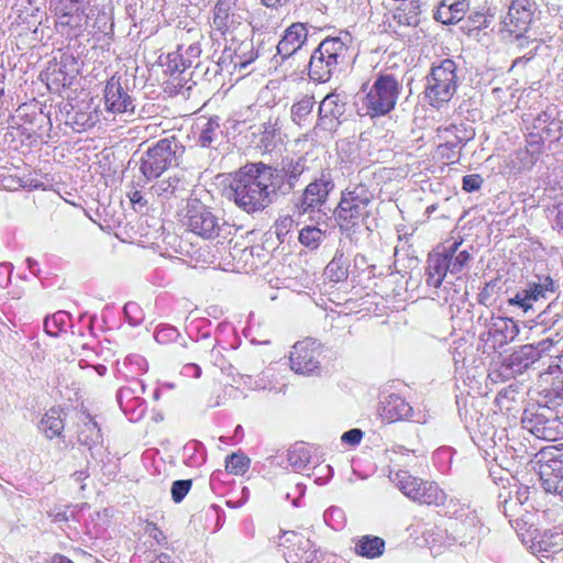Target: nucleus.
Returning <instances> with one entry per match:
<instances>
[{
    "label": "nucleus",
    "instance_id": "39",
    "mask_svg": "<svg viewBox=\"0 0 563 563\" xmlns=\"http://www.w3.org/2000/svg\"><path fill=\"white\" fill-rule=\"evenodd\" d=\"M324 239V232L314 225H307L299 231V242L310 249L317 250Z\"/></svg>",
    "mask_w": 563,
    "mask_h": 563
},
{
    "label": "nucleus",
    "instance_id": "16",
    "mask_svg": "<svg viewBox=\"0 0 563 563\" xmlns=\"http://www.w3.org/2000/svg\"><path fill=\"white\" fill-rule=\"evenodd\" d=\"M77 62L71 55H62L59 62H49L46 69L41 74L49 90H59L70 86L71 79L78 73Z\"/></svg>",
    "mask_w": 563,
    "mask_h": 563
},
{
    "label": "nucleus",
    "instance_id": "30",
    "mask_svg": "<svg viewBox=\"0 0 563 563\" xmlns=\"http://www.w3.org/2000/svg\"><path fill=\"white\" fill-rule=\"evenodd\" d=\"M223 140L219 118H210L200 128L197 144L201 147L217 148Z\"/></svg>",
    "mask_w": 563,
    "mask_h": 563
},
{
    "label": "nucleus",
    "instance_id": "31",
    "mask_svg": "<svg viewBox=\"0 0 563 563\" xmlns=\"http://www.w3.org/2000/svg\"><path fill=\"white\" fill-rule=\"evenodd\" d=\"M350 257L342 249H338L333 258L324 268V276L332 283H341L347 279Z\"/></svg>",
    "mask_w": 563,
    "mask_h": 563
},
{
    "label": "nucleus",
    "instance_id": "26",
    "mask_svg": "<svg viewBox=\"0 0 563 563\" xmlns=\"http://www.w3.org/2000/svg\"><path fill=\"white\" fill-rule=\"evenodd\" d=\"M411 412V406L399 395L391 394L382 401L380 416L388 422L409 418Z\"/></svg>",
    "mask_w": 563,
    "mask_h": 563
},
{
    "label": "nucleus",
    "instance_id": "40",
    "mask_svg": "<svg viewBox=\"0 0 563 563\" xmlns=\"http://www.w3.org/2000/svg\"><path fill=\"white\" fill-rule=\"evenodd\" d=\"M192 64V60L189 58H186L179 49L176 52L168 53L166 56V63L164 64L166 67V73H168L170 76H174L176 74H181L187 68H189Z\"/></svg>",
    "mask_w": 563,
    "mask_h": 563
},
{
    "label": "nucleus",
    "instance_id": "11",
    "mask_svg": "<svg viewBox=\"0 0 563 563\" xmlns=\"http://www.w3.org/2000/svg\"><path fill=\"white\" fill-rule=\"evenodd\" d=\"M334 189V180L330 170H322L320 176L307 185L298 208L300 213L319 209L325 203L330 192Z\"/></svg>",
    "mask_w": 563,
    "mask_h": 563
},
{
    "label": "nucleus",
    "instance_id": "8",
    "mask_svg": "<svg viewBox=\"0 0 563 563\" xmlns=\"http://www.w3.org/2000/svg\"><path fill=\"white\" fill-rule=\"evenodd\" d=\"M560 288L549 275H534L529 279L523 287H520L516 295L508 299L509 306L520 308L523 312L533 309L534 302L541 299H548L549 296L554 295Z\"/></svg>",
    "mask_w": 563,
    "mask_h": 563
},
{
    "label": "nucleus",
    "instance_id": "58",
    "mask_svg": "<svg viewBox=\"0 0 563 563\" xmlns=\"http://www.w3.org/2000/svg\"><path fill=\"white\" fill-rule=\"evenodd\" d=\"M362 438L363 431L361 429L354 428L344 432L341 437V440L343 443L354 446L361 442Z\"/></svg>",
    "mask_w": 563,
    "mask_h": 563
},
{
    "label": "nucleus",
    "instance_id": "44",
    "mask_svg": "<svg viewBox=\"0 0 563 563\" xmlns=\"http://www.w3.org/2000/svg\"><path fill=\"white\" fill-rule=\"evenodd\" d=\"M294 227H295V220L289 214L280 216L276 220V222L274 224V229H275V234L280 243H284L286 241V236L288 235V233L291 232Z\"/></svg>",
    "mask_w": 563,
    "mask_h": 563
},
{
    "label": "nucleus",
    "instance_id": "47",
    "mask_svg": "<svg viewBox=\"0 0 563 563\" xmlns=\"http://www.w3.org/2000/svg\"><path fill=\"white\" fill-rule=\"evenodd\" d=\"M472 261V255L468 251L463 250L450 258V273H461Z\"/></svg>",
    "mask_w": 563,
    "mask_h": 563
},
{
    "label": "nucleus",
    "instance_id": "48",
    "mask_svg": "<svg viewBox=\"0 0 563 563\" xmlns=\"http://www.w3.org/2000/svg\"><path fill=\"white\" fill-rule=\"evenodd\" d=\"M562 121L555 115L545 124L543 130L539 132L543 139L558 141L562 135Z\"/></svg>",
    "mask_w": 563,
    "mask_h": 563
},
{
    "label": "nucleus",
    "instance_id": "12",
    "mask_svg": "<svg viewBox=\"0 0 563 563\" xmlns=\"http://www.w3.org/2000/svg\"><path fill=\"white\" fill-rule=\"evenodd\" d=\"M537 11V3L533 0H511L503 25L509 33H518L522 41V34L528 32Z\"/></svg>",
    "mask_w": 563,
    "mask_h": 563
},
{
    "label": "nucleus",
    "instance_id": "59",
    "mask_svg": "<svg viewBox=\"0 0 563 563\" xmlns=\"http://www.w3.org/2000/svg\"><path fill=\"white\" fill-rule=\"evenodd\" d=\"M467 23L468 27L474 30H482L488 26L486 15L481 12L471 14L468 16Z\"/></svg>",
    "mask_w": 563,
    "mask_h": 563
},
{
    "label": "nucleus",
    "instance_id": "34",
    "mask_svg": "<svg viewBox=\"0 0 563 563\" xmlns=\"http://www.w3.org/2000/svg\"><path fill=\"white\" fill-rule=\"evenodd\" d=\"M40 429L47 439L60 437L64 430L62 410L58 408H51L41 419Z\"/></svg>",
    "mask_w": 563,
    "mask_h": 563
},
{
    "label": "nucleus",
    "instance_id": "50",
    "mask_svg": "<svg viewBox=\"0 0 563 563\" xmlns=\"http://www.w3.org/2000/svg\"><path fill=\"white\" fill-rule=\"evenodd\" d=\"M191 487L190 479H178L172 484L170 493L172 498L175 503H180L185 496L188 494Z\"/></svg>",
    "mask_w": 563,
    "mask_h": 563
},
{
    "label": "nucleus",
    "instance_id": "36",
    "mask_svg": "<svg viewBox=\"0 0 563 563\" xmlns=\"http://www.w3.org/2000/svg\"><path fill=\"white\" fill-rule=\"evenodd\" d=\"M385 541L376 536H363L355 544V552L368 559L379 558L384 553Z\"/></svg>",
    "mask_w": 563,
    "mask_h": 563
},
{
    "label": "nucleus",
    "instance_id": "25",
    "mask_svg": "<svg viewBox=\"0 0 563 563\" xmlns=\"http://www.w3.org/2000/svg\"><path fill=\"white\" fill-rule=\"evenodd\" d=\"M541 357L538 346L534 344H525L518 350L514 351L509 357L505 360V365L514 374H522L536 361Z\"/></svg>",
    "mask_w": 563,
    "mask_h": 563
},
{
    "label": "nucleus",
    "instance_id": "32",
    "mask_svg": "<svg viewBox=\"0 0 563 563\" xmlns=\"http://www.w3.org/2000/svg\"><path fill=\"white\" fill-rule=\"evenodd\" d=\"M78 441L80 444L87 446L91 452V456L95 457L93 450L101 445L102 433L98 423L87 415L85 421L78 432Z\"/></svg>",
    "mask_w": 563,
    "mask_h": 563
},
{
    "label": "nucleus",
    "instance_id": "19",
    "mask_svg": "<svg viewBox=\"0 0 563 563\" xmlns=\"http://www.w3.org/2000/svg\"><path fill=\"white\" fill-rule=\"evenodd\" d=\"M388 477L405 496L413 501H435L440 496L434 488H429V494L417 497L416 486L421 485V478L412 476L408 471H390Z\"/></svg>",
    "mask_w": 563,
    "mask_h": 563
},
{
    "label": "nucleus",
    "instance_id": "51",
    "mask_svg": "<svg viewBox=\"0 0 563 563\" xmlns=\"http://www.w3.org/2000/svg\"><path fill=\"white\" fill-rule=\"evenodd\" d=\"M516 157L520 162V169L530 170L539 159V156L531 153L529 148H521L516 152Z\"/></svg>",
    "mask_w": 563,
    "mask_h": 563
},
{
    "label": "nucleus",
    "instance_id": "38",
    "mask_svg": "<svg viewBox=\"0 0 563 563\" xmlns=\"http://www.w3.org/2000/svg\"><path fill=\"white\" fill-rule=\"evenodd\" d=\"M279 130L280 128L278 118L269 117L268 120L261 125V144L266 151H269L275 146Z\"/></svg>",
    "mask_w": 563,
    "mask_h": 563
},
{
    "label": "nucleus",
    "instance_id": "41",
    "mask_svg": "<svg viewBox=\"0 0 563 563\" xmlns=\"http://www.w3.org/2000/svg\"><path fill=\"white\" fill-rule=\"evenodd\" d=\"M310 461V452L302 443H296L288 450V462L295 470H302Z\"/></svg>",
    "mask_w": 563,
    "mask_h": 563
},
{
    "label": "nucleus",
    "instance_id": "43",
    "mask_svg": "<svg viewBox=\"0 0 563 563\" xmlns=\"http://www.w3.org/2000/svg\"><path fill=\"white\" fill-rule=\"evenodd\" d=\"M146 188H147V186L146 187L139 186L137 179L133 180L131 183V188L128 191V197L134 207L139 206L140 208H144L148 205L151 195L148 194V191L143 192V189H146Z\"/></svg>",
    "mask_w": 563,
    "mask_h": 563
},
{
    "label": "nucleus",
    "instance_id": "56",
    "mask_svg": "<svg viewBox=\"0 0 563 563\" xmlns=\"http://www.w3.org/2000/svg\"><path fill=\"white\" fill-rule=\"evenodd\" d=\"M543 142L544 139L542 137V134H540L539 132H531L528 135L526 148H529L531 153H534L536 155L540 156Z\"/></svg>",
    "mask_w": 563,
    "mask_h": 563
},
{
    "label": "nucleus",
    "instance_id": "57",
    "mask_svg": "<svg viewBox=\"0 0 563 563\" xmlns=\"http://www.w3.org/2000/svg\"><path fill=\"white\" fill-rule=\"evenodd\" d=\"M497 284V280H490L488 283L485 284V286L481 289L479 294H478V302L481 305H484V306H489L490 305V298H492V295L494 292V288Z\"/></svg>",
    "mask_w": 563,
    "mask_h": 563
},
{
    "label": "nucleus",
    "instance_id": "42",
    "mask_svg": "<svg viewBox=\"0 0 563 563\" xmlns=\"http://www.w3.org/2000/svg\"><path fill=\"white\" fill-rule=\"evenodd\" d=\"M250 466V459L243 453H232L225 459V468L233 474H244Z\"/></svg>",
    "mask_w": 563,
    "mask_h": 563
},
{
    "label": "nucleus",
    "instance_id": "3",
    "mask_svg": "<svg viewBox=\"0 0 563 563\" xmlns=\"http://www.w3.org/2000/svg\"><path fill=\"white\" fill-rule=\"evenodd\" d=\"M184 153L185 146L175 135L158 140L140 159L137 185L146 187L169 168L178 166Z\"/></svg>",
    "mask_w": 563,
    "mask_h": 563
},
{
    "label": "nucleus",
    "instance_id": "4",
    "mask_svg": "<svg viewBox=\"0 0 563 563\" xmlns=\"http://www.w3.org/2000/svg\"><path fill=\"white\" fill-rule=\"evenodd\" d=\"M183 223L188 231L205 240L227 239L232 230L231 224L197 198L187 200Z\"/></svg>",
    "mask_w": 563,
    "mask_h": 563
},
{
    "label": "nucleus",
    "instance_id": "17",
    "mask_svg": "<svg viewBox=\"0 0 563 563\" xmlns=\"http://www.w3.org/2000/svg\"><path fill=\"white\" fill-rule=\"evenodd\" d=\"M106 109L112 113H133L134 101L115 77H111L104 87Z\"/></svg>",
    "mask_w": 563,
    "mask_h": 563
},
{
    "label": "nucleus",
    "instance_id": "23",
    "mask_svg": "<svg viewBox=\"0 0 563 563\" xmlns=\"http://www.w3.org/2000/svg\"><path fill=\"white\" fill-rule=\"evenodd\" d=\"M279 545L291 548L295 556L302 563H312L317 559V550L313 543L306 537L295 531H284Z\"/></svg>",
    "mask_w": 563,
    "mask_h": 563
},
{
    "label": "nucleus",
    "instance_id": "55",
    "mask_svg": "<svg viewBox=\"0 0 563 563\" xmlns=\"http://www.w3.org/2000/svg\"><path fill=\"white\" fill-rule=\"evenodd\" d=\"M140 312V306L135 302H128L124 306V313L131 325H139L141 323L142 318L139 316Z\"/></svg>",
    "mask_w": 563,
    "mask_h": 563
},
{
    "label": "nucleus",
    "instance_id": "33",
    "mask_svg": "<svg viewBox=\"0 0 563 563\" xmlns=\"http://www.w3.org/2000/svg\"><path fill=\"white\" fill-rule=\"evenodd\" d=\"M266 9H257L250 16V25L256 32H274L279 25V18Z\"/></svg>",
    "mask_w": 563,
    "mask_h": 563
},
{
    "label": "nucleus",
    "instance_id": "63",
    "mask_svg": "<svg viewBox=\"0 0 563 563\" xmlns=\"http://www.w3.org/2000/svg\"><path fill=\"white\" fill-rule=\"evenodd\" d=\"M181 375L198 378L201 375V368L195 363L185 364L181 368Z\"/></svg>",
    "mask_w": 563,
    "mask_h": 563
},
{
    "label": "nucleus",
    "instance_id": "18",
    "mask_svg": "<svg viewBox=\"0 0 563 563\" xmlns=\"http://www.w3.org/2000/svg\"><path fill=\"white\" fill-rule=\"evenodd\" d=\"M308 38L306 24L296 22L289 25L277 44V56L286 60L294 56Z\"/></svg>",
    "mask_w": 563,
    "mask_h": 563
},
{
    "label": "nucleus",
    "instance_id": "22",
    "mask_svg": "<svg viewBox=\"0 0 563 563\" xmlns=\"http://www.w3.org/2000/svg\"><path fill=\"white\" fill-rule=\"evenodd\" d=\"M371 216V210H365L356 205L340 199L334 210V218L341 231H354Z\"/></svg>",
    "mask_w": 563,
    "mask_h": 563
},
{
    "label": "nucleus",
    "instance_id": "46",
    "mask_svg": "<svg viewBox=\"0 0 563 563\" xmlns=\"http://www.w3.org/2000/svg\"><path fill=\"white\" fill-rule=\"evenodd\" d=\"M429 488L431 489H435L440 496H438L437 500L435 501H419L420 504H423V505H434V506H439V505H442L445 500V494L443 493L442 489L439 488V486L435 484V483H432V482H424L421 479V485L419 486H416V489H418L417 492V497H420V495H426L430 493Z\"/></svg>",
    "mask_w": 563,
    "mask_h": 563
},
{
    "label": "nucleus",
    "instance_id": "35",
    "mask_svg": "<svg viewBox=\"0 0 563 563\" xmlns=\"http://www.w3.org/2000/svg\"><path fill=\"white\" fill-rule=\"evenodd\" d=\"M468 8L467 1H461L459 4L445 5L439 3L434 13V19L442 24H455L462 20Z\"/></svg>",
    "mask_w": 563,
    "mask_h": 563
},
{
    "label": "nucleus",
    "instance_id": "2",
    "mask_svg": "<svg viewBox=\"0 0 563 563\" xmlns=\"http://www.w3.org/2000/svg\"><path fill=\"white\" fill-rule=\"evenodd\" d=\"M351 35L328 36L312 52L308 64L311 80L327 82L347 64Z\"/></svg>",
    "mask_w": 563,
    "mask_h": 563
},
{
    "label": "nucleus",
    "instance_id": "13",
    "mask_svg": "<svg viewBox=\"0 0 563 563\" xmlns=\"http://www.w3.org/2000/svg\"><path fill=\"white\" fill-rule=\"evenodd\" d=\"M90 0H49V9L58 18L60 25L81 30L87 23V9Z\"/></svg>",
    "mask_w": 563,
    "mask_h": 563
},
{
    "label": "nucleus",
    "instance_id": "53",
    "mask_svg": "<svg viewBox=\"0 0 563 563\" xmlns=\"http://www.w3.org/2000/svg\"><path fill=\"white\" fill-rule=\"evenodd\" d=\"M484 180L478 174L465 175L462 179V188L466 192H473L479 190Z\"/></svg>",
    "mask_w": 563,
    "mask_h": 563
},
{
    "label": "nucleus",
    "instance_id": "29",
    "mask_svg": "<svg viewBox=\"0 0 563 563\" xmlns=\"http://www.w3.org/2000/svg\"><path fill=\"white\" fill-rule=\"evenodd\" d=\"M341 199L357 207L371 210L374 194L363 183L350 184L341 194Z\"/></svg>",
    "mask_w": 563,
    "mask_h": 563
},
{
    "label": "nucleus",
    "instance_id": "24",
    "mask_svg": "<svg viewBox=\"0 0 563 563\" xmlns=\"http://www.w3.org/2000/svg\"><path fill=\"white\" fill-rule=\"evenodd\" d=\"M448 273H450V260L438 252L429 253L424 267L426 284L438 289Z\"/></svg>",
    "mask_w": 563,
    "mask_h": 563
},
{
    "label": "nucleus",
    "instance_id": "14",
    "mask_svg": "<svg viewBox=\"0 0 563 563\" xmlns=\"http://www.w3.org/2000/svg\"><path fill=\"white\" fill-rule=\"evenodd\" d=\"M319 355L316 341L307 339L297 342L290 352V367L297 374L310 375L319 369Z\"/></svg>",
    "mask_w": 563,
    "mask_h": 563
},
{
    "label": "nucleus",
    "instance_id": "45",
    "mask_svg": "<svg viewBox=\"0 0 563 563\" xmlns=\"http://www.w3.org/2000/svg\"><path fill=\"white\" fill-rule=\"evenodd\" d=\"M67 314L63 311L54 313L52 317H47L44 320V329L47 334L56 336L65 324Z\"/></svg>",
    "mask_w": 563,
    "mask_h": 563
},
{
    "label": "nucleus",
    "instance_id": "10",
    "mask_svg": "<svg viewBox=\"0 0 563 563\" xmlns=\"http://www.w3.org/2000/svg\"><path fill=\"white\" fill-rule=\"evenodd\" d=\"M347 97L336 90L328 93L319 104L317 126L323 131H335L346 111Z\"/></svg>",
    "mask_w": 563,
    "mask_h": 563
},
{
    "label": "nucleus",
    "instance_id": "54",
    "mask_svg": "<svg viewBox=\"0 0 563 563\" xmlns=\"http://www.w3.org/2000/svg\"><path fill=\"white\" fill-rule=\"evenodd\" d=\"M555 115L554 109L548 108L540 112L532 121V129L536 132H541L545 124Z\"/></svg>",
    "mask_w": 563,
    "mask_h": 563
},
{
    "label": "nucleus",
    "instance_id": "64",
    "mask_svg": "<svg viewBox=\"0 0 563 563\" xmlns=\"http://www.w3.org/2000/svg\"><path fill=\"white\" fill-rule=\"evenodd\" d=\"M542 487L547 493H552L563 498V475H560V479L554 481V485L551 484L550 486Z\"/></svg>",
    "mask_w": 563,
    "mask_h": 563
},
{
    "label": "nucleus",
    "instance_id": "28",
    "mask_svg": "<svg viewBox=\"0 0 563 563\" xmlns=\"http://www.w3.org/2000/svg\"><path fill=\"white\" fill-rule=\"evenodd\" d=\"M224 54H228V57L231 59L234 68H245L257 57L251 40L242 41L236 44L232 41L231 46L224 51Z\"/></svg>",
    "mask_w": 563,
    "mask_h": 563
},
{
    "label": "nucleus",
    "instance_id": "49",
    "mask_svg": "<svg viewBox=\"0 0 563 563\" xmlns=\"http://www.w3.org/2000/svg\"><path fill=\"white\" fill-rule=\"evenodd\" d=\"M461 139L456 137L454 141H448L438 146V154L448 161L455 162L459 159V153L455 151L460 145Z\"/></svg>",
    "mask_w": 563,
    "mask_h": 563
},
{
    "label": "nucleus",
    "instance_id": "7",
    "mask_svg": "<svg viewBox=\"0 0 563 563\" xmlns=\"http://www.w3.org/2000/svg\"><path fill=\"white\" fill-rule=\"evenodd\" d=\"M522 427L539 439L555 441L563 438V416L549 408L527 409L521 418Z\"/></svg>",
    "mask_w": 563,
    "mask_h": 563
},
{
    "label": "nucleus",
    "instance_id": "62",
    "mask_svg": "<svg viewBox=\"0 0 563 563\" xmlns=\"http://www.w3.org/2000/svg\"><path fill=\"white\" fill-rule=\"evenodd\" d=\"M395 19H398V22L405 25H416L418 22L416 12H413V14H409L404 11H398L395 14Z\"/></svg>",
    "mask_w": 563,
    "mask_h": 563
},
{
    "label": "nucleus",
    "instance_id": "1",
    "mask_svg": "<svg viewBox=\"0 0 563 563\" xmlns=\"http://www.w3.org/2000/svg\"><path fill=\"white\" fill-rule=\"evenodd\" d=\"M307 169V159L283 158L278 166L263 162L240 167L227 188V198L242 211H263L280 196L289 195Z\"/></svg>",
    "mask_w": 563,
    "mask_h": 563
},
{
    "label": "nucleus",
    "instance_id": "27",
    "mask_svg": "<svg viewBox=\"0 0 563 563\" xmlns=\"http://www.w3.org/2000/svg\"><path fill=\"white\" fill-rule=\"evenodd\" d=\"M483 525L476 510H467L460 515L455 522V531L460 533L462 542L474 540L482 533Z\"/></svg>",
    "mask_w": 563,
    "mask_h": 563
},
{
    "label": "nucleus",
    "instance_id": "37",
    "mask_svg": "<svg viewBox=\"0 0 563 563\" xmlns=\"http://www.w3.org/2000/svg\"><path fill=\"white\" fill-rule=\"evenodd\" d=\"M313 106H314L313 96H309V95L303 96L299 101L294 103L291 107L292 121L296 124L301 125L303 122L307 121V119L311 114Z\"/></svg>",
    "mask_w": 563,
    "mask_h": 563
},
{
    "label": "nucleus",
    "instance_id": "5",
    "mask_svg": "<svg viewBox=\"0 0 563 563\" xmlns=\"http://www.w3.org/2000/svg\"><path fill=\"white\" fill-rule=\"evenodd\" d=\"M424 99L435 109L442 108L455 95L459 87L457 66L452 59L433 65L424 78Z\"/></svg>",
    "mask_w": 563,
    "mask_h": 563
},
{
    "label": "nucleus",
    "instance_id": "21",
    "mask_svg": "<svg viewBox=\"0 0 563 563\" xmlns=\"http://www.w3.org/2000/svg\"><path fill=\"white\" fill-rule=\"evenodd\" d=\"M147 189L152 198L157 197L166 201L172 198H184L189 191V184L183 175L176 174L155 181Z\"/></svg>",
    "mask_w": 563,
    "mask_h": 563
},
{
    "label": "nucleus",
    "instance_id": "9",
    "mask_svg": "<svg viewBox=\"0 0 563 563\" xmlns=\"http://www.w3.org/2000/svg\"><path fill=\"white\" fill-rule=\"evenodd\" d=\"M477 323L485 328L479 334L481 340L486 343L492 342L494 349H500L508 344L519 333L517 323L510 318L481 314Z\"/></svg>",
    "mask_w": 563,
    "mask_h": 563
},
{
    "label": "nucleus",
    "instance_id": "15",
    "mask_svg": "<svg viewBox=\"0 0 563 563\" xmlns=\"http://www.w3.org/2000/svg\"><path fill=\"white\" fill-rule=\"evenodd\" d=\"M538 474L542 486L554 485V481L563 475V443L547 446L539 452Z\"/></svg>",
    "mask_w": 563,
    "mask_h": 563
},
{
    "label": "nucleus",
    "instance_id": "61",
    "mask_svg": "<svg viewBox=\"0 0 563 563\" xmlns=\"http://www.w3.org/2000/svg\"><path fill=\"white\" fill-rule=\"evenodd\" d=\"M13 265L11 263L0 264V286L7 287L11 280Z\"/></svg>",
    "mask_w": 563,
    "mask_h": 563
},
{
    "label": "nucleus",
    "instance_id": "20",
    "mask_svg": "<svg viewBox=\"0 0 563 563\" xmlns=\"http://www.w3.org/2000/svg\"><path fill=\"white\" fill-rule=\"evenodd\" d=\"M236 0H217L212 10L213 27L222 35L233 32L241 24V16L235 13Z\"/></svg>",
    "mask_w": 563,
    "mask_h": 563
},
{
    "label": "nucleus",
    "instance_id": "60",
    "mask_svg": "<svg viewBox=\"0 0 563 563\" xmlns=\"http://www.w3.org/2000/svg\"><path fill=\"white\" fill-rule=\"evenodd\" d=\"M561 341L560 333H555L554 335H550L537 343L536 346H538V350L540 351V354L550 350L551 346L558 344Z\"/></svg>",
    "mask_w": 563,
    "mask_h": 563
},
{
    "label": "nucleus",
    "instance_id": "6",
    "mask_svg": "<svg viewBox=\"0 0 563 563\" xmlns=\"http://www.w3.org/2000/svg\"><path fill=\"white\" fill-rule=\"evenodd\" d=\"M402 91V84L393 74H380L365 97V107L371 117L388 114L394 110Z\"/></svg>",
    "mask_w": 563,
    "mask_h": 563
},
{
    "label": "nucleus",
    "instance_id": "52",
    "mask_svg": "<svg viewBox=\"0 0 563 563\" xmlns=\"http://www.w3.org/2000/svg\"><path fill=\"white\" fill-rule=\"evenodd\" d=\"M178 336V330L172 325H161L155 332V340L161 344L172 342Z\"/></svg>",
    "mask_w": 563,
    "mask_h": 563
}]
</instances>
